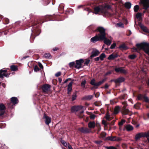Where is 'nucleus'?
<instances>
[{
	"label": "nucleus",
	"instance_id": "obj_2",
	"mask_svg": "<svg viewBox=\"0 0 149 149\" xmlns=\"http://www.w3.org/2000/svg\"><path fill=\"white\" fill-rule=\"evenodd\" d=\"M104 29L102 27L99 26L95 30L93 31V32H99V33L98 35L96 34L95 36L91 38V41L93 43H95L98 41L103 40L105 38Z\"/></svg>",
	"mask_w": 149,
	"mask_h": 149
},
{
	"label": "nucleus",
	"instance_id": "obj_57",
	"mask_svg": "<svg viewBox=\"0 0 149 149\" xmlns=\"http://www.w3.org/2000/svg\"><path fill=\"white\" fill-rule=\"evenodd\" d=\"M126 95V94H124L120 96L119 98L120 99H124Z\"/></svg>",
	"mask_w": 149,
	"mask_h": 149
},
{
	"label": "nucleus",
	"instance_id": "obj_36",
	"mask_svg": "<svg viewBox=\"0 0 149 149\" xmlns=\"http://www.w3.org/2000/svg\"><path fill=\"white\" fill-rule=\"evenodd\" d=\"M77 97L76 92L74 93L72 95V101H74L75 100Z\"/></svg>",
	"mask_w": 149,
	"mask_h": 149
},
{
	"label": "nucleus",
	"instance_id": "obj_53",
	"mask_svg": "<svg viewBox=\"0 0 149 149\" xmlns=\"http://www.w3.org/2000/svg\"><path fill=\"white\" fill-rule=\"evenodd\" d=\"M102 124L104 125L105 127L107 126L108 125V124L106 123V121L104 120H102Z\"/></svg>",
	"mask_w": 149,
	"mask_h": 149
},
{
	"label": "nucleus",
	"instance_id": "obj_50",
	"mask_svg": "<svg viewBox=\"0 0 149 149\" xmlns=\"http://www.w3.org/2000/svg\"><path fill=\"white\" fill-rule=\"evenodd\" d=\"M75 65V63L74 62H72L70 63L69 64V66L70 68H72Z\"/></svg>",
	"mask_w": 149,
	"mask_h": 149
},
{
	"label": "nucleus",
	"instance_id": "obj_28",
	"mask_svg": "<svg viewBox=\"0 0 149 149\" xmlns=\"http://www.w3.org/2000/svg\"><path fill=\"white\" fill-rule=\"evenodd\" d=\"M109 111L108 110L107 111V113L106 114V116H105V118H106L107 120L108 121L110 120L111 119V117H110V115H109Z\"/></svg>",
	"mask_w": 149,
	"mask_h": 149
},
{
	"label": "nucleus",
	"instance_id": "obj_1",
	"mask_svg": "<svg viewBox=\"0 0 149 149\" xmlns=\"http://www.w3.org/2000/svg\"><path fill=\"white\" fill-rule=\"evenodd\" d=\"M54 16L51 15H47L44 16L42 19H40L37 21L30 22L28 25L29 27L32 26L31 29L32 33L31 34V39L33 40L35 37L39 35L40 32V30L37 25L39 24H41L46 21L49 20H53L54 19Z\"/></svg>",
	"mask_w": 149,
	"mask_h": 149
},
{
	"label": "nucleus",
	"instance_id": "obj_7",
	"mask_svg": "<svg viewBox=\"0 0 149 149\" xmlns=\"http://www.w3.org/2000/svg\"><path fill=\"white\" fill-rule=\"evenodd\" d=\"M7 72V70H3V69H1L0 70V78L2 79L4 77H9L10 73H6Z\"/></svg>",
	"mask_w": 149,
	"mask_h": 149
},
{
	"label": "nucleus",
	"instance_id": "obj_55",
	"mask_svg": "<svg viewBox=\"0 0 149 149\" xmlns=\"http://www.w3.org/2000/svg\"><path fill=\"white\" fill-rule=\"evenodd\" d=\"M90 62V60L88 59H86V61L84 63V64L85 65H88V64Z\"/></svg>",
	"mask_w": 149,
	"mask_h": 149
},
{
	"label": "nucleus",
	"instance_id": "obj_8",
	"mask_svg": "<svg viewBox=\"0 0 149 149\" xmlns=\"http://www.w3.org/2000/svg\"><path fill=\"white\" fill-rule=\"evenodd\" d=\"M51 88V86L48 84H43L41 87V89L43 93H47L50 90Z\"/></svg>",
	"mask_w": 149,
	"mask_h": 149
},
{
	"label": "nucleus",
	"instance_id": "obj_26",
	"mask_svg": "<svg viewBox=\"0 0 149 149\" xmlns=\"http://www.w3.org/2000/svg\"><path fill=\"white\" fill-rule=\"evenodd\" d=\"M120 107L119 106H117L115 107L113 113L115 114H117L119 112Z\"/></svg>",
	"mask_w": 149,
	"mask_h": 149
},
{
	"label": "nucleus",
	"instance_id": "obj_19",
	"mask_svg": "<svg viewBox=\"0 0 149 149\" xmlns=\"http://www.w3.org/2000/svg\"><path fill=\"white\" fill-rule=\"evenodd\" d=\"M142 4L143 9L145 10H147L149 7V2L147 1H144L143 2Z\"/></svg>",
	"mask_w": 149,
	"mask_h": 149
},
{
	"label": "nucleus",
	"instance_id": "obj_37",
	"mask_svg": "<svg viewBox=\"0 0 149 149\" xmlns=\"http://www.w3.org/2000/svg\"><path fill=\"white\" fill-rule=\"evenodd\" d=\"M139 9V6L138 5H135L134 8V9L135 12H137L138 11Z\"/></svg>",
	"mask_w": 149,
	"mask_h": 149
},
{
	"label": "nucleus",
	"instance_id": "obj_48",
	"mask_svg": "<svg viewBox=\"0 0 149 149\" xmlns=\"http://www.w3.org/2000/svg\"><path fill=\"white\" fill-rule=\"evenodd\" d=\"M34 70L35 72H37L40 70V69L39 68L37 65H35L34 67Z\"/></svg>",
	"mask_w": 149,
	"mask_h": 149
},
{
	"label": "nucleus",
	"instance_id": "obj_21",
	"mask_svg": "<svg viewBox=\"0 0 149 149\" xmlns=\"http://www.w3.org/2000/svg\"><path fill=\"white\" fill-rule=\"evenodd\" d=\"M92 95H86L83 97L82 100H90L93 98Z\"/></svg>",
	"mask_w": 149,
	"mask_h": 149
},
{
	"label": "nucleus",
	"instance_id": "obj_61",
	"mask_svg": "<svg viewBox=\"0 0 149 149\" xmlns=\"http://www.w3.org/2000/svg\"><path fill=\"white\" fill-rule=\"evenodd\" d=\"M61 74V72H58L57 73H56L55 74V76L56 77H58L60 76Z\"/></svg>",
	"mask_w": 149,
	"mask_h": 149
},
{
	"label": "nucleus",
	"instance_id": "obj_54",
	"mask_svg": "<svg viewBox=\"0 0 149 149\" xmlns=\"http://www.w3.org/2000/svg\"><path fill=\"white\" fill-rule=\"evenodd\" d=\"M117 25L119 27H123L124 26L123 24L121 22H119L117 24Z\"/></svg>",
	"mask_w": 149,
	"mask_h": 149
},
{
	"label": "nucleus",
	"instance_id": "obj_22",
	"mask_svg": "<svg viewBox=\"0 0 149 149\" xmlns=\"http://www.w3.org/2000/svg\"><path fill=\"white\" fill-rule=\"evenodd\" d=\"M88 126L90 128H94L95 127L94 121H90L88 123Z\"/></svg>",
	"mask_w": 149,
	"mask_h": 149
},
{
	"label": "nucleus",
	"instance_id": "obj_13",
	"mask_svg": "<svg viewBox=\"0 0 149 149\" xmlns=\"http://www.w3.org/2000/svg\"><path fill=\"white\" fill-rule=\"evenodd\" d=\"M43 119H45V123L47 125H49L51 122V118L47 116L46 114L44 113L43 116Z\"/></svg>",
	"mask_w": 149,
	"mask_h": 149
},
{
	"label": "nucleus",
	"instance_id": "obj_15",
	"mask_svg": "<svg viewBox=\"0 0 149 149\" xmlns=\"http://www.w3.org/2000/svg\"><path fill=\"white\" fill-rule=\"evenodd\" d=\"M83 107L81 106H75L72 107L71 110L72 112H74L75 111H77L79 110L82 109Z\"/></svg>",
	"mask_w": 149,
	"mask_h": 149
},
{
	"label": "nucleus",
	"instance_id": "obj_18",
	"mask_svg": "<svg viewBox=\"0 0 149 149\" xmlns=\"http://www.w3.org/2000/svg\"><path fill=\"white\" fill-rule=\"evenodd\" d=\"M141 29L144 32L146 33H149V30L148 28L143 24L140 23L139 25Z\"/></svg>",
	"mask_w": 149,
	"mask_h": 149
},
{
	"label": "nucleus",
	"instance_id": "obj_23",
	"mask_svg": "<svg viewBox=\"0 0 149 149\" xmlns=\"http://www.w3.org/2000/svg\"><path fill=\"white\" fill-rule=\"evenodd\" d=\"M125 128L128 131H130L133 130V127L130 125H127L125 127Z\"/></svg>",
	"mask_w": 149,
	"mask_h": 149
},
{
	"label": "nucleus",
	"instance_id": "obj_24",
	"mask_svg": "<svg viewBox=\"0 0 149 149\" xmlns=\"http://www.w3.org/2000/svg\"><path fill=\"white\" fill-rule=\"evenodd\" d=\"M10 70L12 71H16L18 70L17 66L15 65H12L10 66Z\"/></svg>",
	"mask_w": 149,
	"mask_h": 149
},
{
	"label": "nucleus",
	"instance_id": "obj_63",
	"mask_svg": "<svg viewBox=\"0 0 149 149\" xmlns=\"http://www.w3.org/2000/svg\"><path fill=\"white\" fill-rule=\"evenodd\" d=\"M102 142V141H97L95 142V143L97 144H100Z\"/></svg>",
	"mask_w": 149,
	"mask_h": 149
},
{
	"label": "nucleus",
	"instance_id": "obj_31",
	"mask_svg": "<svg viewBox=\"0 0 149 149\" xmlns=\"http://www.w3.org/2000/svg\"><path fill=\"white\" fill-rule=\"evenodd\" d=\"M141 104L139 102H138L134 105V108L136 109H140Z\"/></svg>",
	"mask_w": 149,
	"mask_h": 149
},
{
	"label": "nucleus",
	"instance_id": "obj_39",
	"mask_svg": "<svg viewBox=\"0 0 149 149\" xmlns=\"http://www.w3.org/2000/svg\"><path fill=\"white\" fill-rule=\"evenodd\" d=\"M143 99L144 100V101L146 102L149 103V99L148 97L144 95V96H143Z\"/></svg>",
	"mask_w": 149,
	"mask_h": 149
},
{
	"label": "nucleus",
	"instance_id": "obj_58",
	"mask_svg": "<svg viewBox=\"0 0 149 149\" xmlns=\"http://www.w3.org/2000/svg\"><path fill=\"white\" fill-rule=\"evenodd\" d=\"M38 64L39 67L41 69H43V66L42 65V64L40 62H38Z\"/></svg>",
	"mask_w": 149,
	"mask_h": 149
},
{
	"label": "nucleus",
	"instance_id": "obj_44",
	"mask_svg": "<svg viewBox=\"0 0 149 149\" xmlns=\"http://www.w3.org/2000/svg\"><path fill=\"white\" fill-rule=\"evenodd\" d=\"M125 120L123 119L121 120V121L119 122L118 123V125L119 126H122L123 125V123H125Z\"/></svg>",
	"mask_w": 149,
	"mask_h": 149
},
{
	"label": "nucleus",
	"instance_id": "obj_46",
	"mask_svg": "<svg viewBox=\"0 0 149 149\" xmlns=\"http://www.w3.org/2000/svg\"><path fill=\"white\" fill-rule=\"evenodd\" d=\"M91 113V114H90V119H94L96 116L95 115L93 114L92 113Z\"/></svg>",
	"mask_w": 149,
	"mask_h": 149
},
{
	"label": "nucleus",
	"instance_id": "obj_10",
	"mask_svg": "<svg viewBox=\"0 0 149 149\" xmlns=\"http://www.w3.org/2000/svg\"><path fill=\"white\" fill-rule=\"evenodd\" d=\"M100 54V52L99 50L96 49H94L92 52L90 58L92 59L93 58L98 56Z\"/></svg>",
	"mask_w": 149,
	"mask_h": 149
},
{
	"label": "nucleus",
	"instance_id": "obj_17",
	"mask_svg": "<svg viewBox=\"0 0 149 149\" xmlns=\"http://www.w3.org/2000/svg\"><path fill=\"white\" fill-rule=\"evenodd\" d=\"M145 136H144V133L141 132L135 135V140L136 141H137L142 137H145Z\"/></svg>",
	"mask_w": 149,
	"mask_h": 149
},
{
	"label": "nucleus",
	"instance_id": "obj_41",
	"mask_svg": "<svg viewBox=\"0 0 149 149\" xmlns=\"http://www.w3.org/2000/svg\"><path fill=\"white\" fill-rule=\"evenodd\" d=\"M142 16V13H138L136 15V17L137 18L140 19L141 18Z\"/></svg>",
	"mask_w": 149,
	"mask_h": 149
},
{
	"label": "nucleus",
	"instance_id": "obj_42",
	"mask_svg": "<svg viewBox=\"0 0 149 149\" xmlns=\"http://www.w3.org/2000/svg\"><path fill=\"white\" fill-rule=\"evenodd\" d=\"M62 144L65 147H67L68 146V144H67L64 140H63L61 141Z\"/></svg>",
	"mask_w": 149,
	"mask_h": 149
},
{
	"label": "nucleus",
	"instance_id": "obj_11",
	"mask_svg": "<svg viewBox=\"0 0 149 149\" xmlns=\"http://www.w3.org/2000/svg\"><path fill=\"white\" fill-rule=\"evenodd\" d=\"M123 67H120L117 68L116 67L114 68V70L116 72L118 73L120 72L121 73H123L124 74H126L127 73V71L123 68Z\"/></svg>",
	"mask_w": 149,
	"mask_h": 149
},
{
	"label": "nucleus",
	"instance_id": "obj_64",
	"mask_svg": "<svg viewBox=\"0 0 149 149\" xmlns=\"http://www.w3.org/2000/svg\"><path fill=\"white\" fill-rule=\"evenodd\" d=\"M68 149H73L72 146L69 143H68Z\"/></svg>",
	"mask_w": 149,
	"mask_h": 149
},
{
	"label": "nucleus",
	"instance_id": "obj_56",
	"mask_svg": "<svg viewBox=\"0 0 149 149\" xmlns=\"http://www.w3.org/2000/svg\"><path fill=\"white\" fill-rule=\"evenodd\" d=\"M144 133V136H145V137H146L147 138H149V131L147 133L145 132Z\"/></svg>",
	"mask_w": 149,
	"mask_h": 149
},
{
	"label": "nucleus",
	"instance_id": "obj_33",
	"mask_svg": "<svg viewBox=\"0 0 149 149\" xmlns=\"http://www.w3.org/2000/svg\"><path fill=\"white\" fill-rule=\"evenodd\" d=\"M95 79H92L90 82V84L95 86H97V83L95 82Z\"/></svg>",
	"mask_w": 149,
	"mask_h": 149
},
{
	"label": "nucleus",
	"instance_id": "obj_43",
	"mask_svg": "<svg viewBox=\"0 0 149 149\" xmlns=\"http://www.w3.org/2000/svg\"><path fill=\"white\" fill-rule=\"evenodd\" d=\"M106 134H107L106 132H102L101 133L100 135L102 138H104L106 136Z\"/></svg>",
	"mask_w": 149,
	"mask_h": 149
},
{
	"label": "nucleus",
	"instance_id": "obj_38",
	"mask_svg": "<svg viewBox=\"0 0 149 149\" xmlns=\"http://www.w3.org/2000/svg\"><path fill=\"white\" fill-rule=\"evenodd\" d=\"M144 95L141 94H139L138 96V99L139 100H141L143 98V96Z\"/></svg>",
	"mask_w": 149,
	"mask_h": 149
},
{
	"label": "nucleus",
	"instance_id": "obj_25",
	"mask_svg": "<svg viewBox=\"0 0 149 149\" xmlns=\"http://www.w3.org/2000/svg\"><path fill=\"white\" fill-rule=\"evenodd\" d=\"M119 48L122 50H126L128 49L127 46L124 44H122L120 45Z\"/></svg>",
	"mask_w": 149,
	"mask_h": 149
},
{
	"label": "nucleus",
	"instance_id": "obj_20",
	"mask_svg": "<svg viewBox=\"0 0 149 149\" xmlns=\"http://www.w3.org/2000/svg\"><path fill=\"white\" fill-rule=\"evenodd\" d=\"M125 79L123 77H120L116 79V84L120 83L124 81Z\"/></svg>",
	"mask_w": 149,
	"mask_h": 149
},
{
	"label": "nucleus",
	"instance_id": "obj_34",
	"mask_svg": "<svg viewBox=\"0 0 149 149\" xmlns=\"http://www.w3.org/2000/svg\"><path fill=\"white\" fill-rule=\"evenodd\" d=\"M3 23L5 24H7L9 22V19L6 18H5L3 19Z\"/></svg>",
	"mask_w": 149,
	"mask_h": 149
},
{
	"label": "nucleus",
	"instance_id": "obj_32",
	"mask_svg": "<svg viewBox=\"0 0 149 149\" xmlns=\"http://www.w3.org/2000/svg\"><path fill=\"white\" fill-rule=\"evenodd\" d=\"M106 80V79H103L102 80L100 81L99 82L97 83V86H99L102 83L104 82Z\"/></svg>",
	"mask_w": 149,
	"mask_h": 149
},
{
	"label": "nucleus",
	"instance_id": "obj_47",
	"mask_svg": "<svg viewBox=\"0 0 149 149\" xmlns=\"http://www.w3.org/2000/svg\"><path fill=\"white\" fill-rule=\"evenodd\" d=\"M50 56L49 53H45L44 55V57L47 58H49Z\"/></svg>",
	"mask_w": 149,
	"mask_h": 149
},
{
	"label": "nucleus",
	"instance_id": "obj_27",
	"mask_svg": "<svg viewBox=\"0 0 149 149\" xmlns=\"http://www.w3.org/2000/svg\"><path fill=\"white\" fill-rule=\"evenodd\" d=\"M95 13L97 14L98 13L101 11V9L99 6H97L94 8Z\"/></svg>",
	"mask_w": 149,
	"mask_h": 149
},
{
	"label": "nucleus",
	"instance_id": "obj_6",
	"mask_svg": "<svg viewBox=\"0 0 149 149\" xmlns=\"http://www.w3.org/2000/svg\"><path fill=\"white\" fill-rule=\"evenodd\" d=\"M122 139L117 136H111L107 137L105 139V140L106 141H121Z\"/></svg>",
	"mask_w": 149,
	"mask_h": 149
},
{
	"label": "nucleus",
	"instance_id": "obj_59",
	"mask_svg": "<svg viewBox=\"0 0 149 149\" xmlns=\"http://www.w3.org/2000/svg\"><path fill=\"white\" fill-rule=\"evenodd\" d=\"M112 72L111 71H109L106 72L104 74L105 76H107L108 75H110L111 74Z\"/></svg>",
	"mask_w": 149,
	"mask_h": 149
},
{
	"label": "nucleus",
	"instance_id": "obj_49",
	"mask_svg": "<svg viewBox=\"0 0 149 149\" xmlns=\"http://www.w3.org/2000/svg\"><path fill=\"white\" fill-rule=\"evenodd\" d=\"M106 148L107 149H117V148L113 146H106Z\"/></svg>",
	"mask_w": 149,
	"mask_h": 149
},
{
	"label": "nucleus",
	"instance_id": "obj_60",
	"mask_svg": "<svg viewBox=\"0 0 149 149\" xmlns=\"http://www.w3.org/2000/svg\"><path fill=\"white\" fill-rule=\"evenodd\" d=\"M109 87V85L108 84L106 83L105 84V85L104 87H102V88H104L105 89H107Z\"/></svg>",
	"mask_w": 149,
	"mask_h": 149
},
{
	"label": "nucleus",
	"instance_id": "obj_29",
	"mask_svg": "<svg viewBox=\"0 0 149 149\" xmlns=\"http://www.w3.org/2000/svg\"><path fill=\"white\" fill-rule=\"evenodd\" d=\"M99 58H100V60L101 61H103L104 60V59L106 58V56L105 54L104 53H102L101 55L99 56Z\"/></svg>",
	"mask_w": 149,
	"mask_h": 149
},
{
	"label": "nucleus",
	"instance_id": "obj_16",
	"mask_svg": "<svg viewBox=\"0 0 149 149\" xmlns=\"http://www.w3.org/2000/svg\"><path fill=\"white\" fill-rule=\"evenodd\" d=\"M105 29H104V38L103 40H104V43L106 44L107 45L109 46L110 45L111 43V42L109 39H107L106 37V33L105 32Z\"/></svg>",
	"mask_w": 149,
	"mask_h": 149
},
{
	"label": "nucleus",
	"instance_id": "obj_14",
	"mask_svg": "<svg viewBox=\"0 0 149 149\" xmlns=\"http://www.w3.org/2000/svg\"><path fill=\"white\" fill-rule=\"evenodd\" d=\"M6 108L3 103H0V116L3 115L5 112Z\"/></svg>",
	"mask_w": 149,
	"mask_h": 149
},
{
	"label": "nucleus",
	"instance_id": "obj_62",
	"mask_svg": "<svg viewBox=\"0 0 149 149\" xmlns=\"http://www.w3.org/2000/svg\"><path fill=\"white\" fill-rule=\"evenodd\" d=\"M20 22L18 21L15 22L14 25L15 26H18L19 25H20Z\"/></svg>",
	"mask_w": 149,
	"mask_h": 149
},
{
	"label": "nucleus",
	"instance_id": "obj_3",
	"mask_svg": "<svg viewBox=\"0 0 149 149\" xmlns=\"http://www.w3.org/2000/svg\"><path fill=\"white\" fill-rule=\"evenodd\" d=\"M136 46L140 50L142 49L146 54L149 55V43L143 42L137 44Z\"/></svg>",
	"mask_w": 149,
	"mask_h": 149
},
{
	"label": "nucleus",
	"instance_id": "obj_51",
	"mask_svg": "<svg viewBox=\"0 0 149 149\" xmlns=\"http://www.w3.org/2000/svg\"><path fill=\"white\" fill-rule=\"evenodd\" d=\"M74 81V80H72V81L70 82L68 84V87H72V84L73 83V81Z\"/></svg>",
	"mask_w": 149,
	"mask_h": 149
},
{
	"label": "nucleus",
	"instance_id": "obj_30",
	"mask_svg": "<svg viewBox=\"0 0 149 149\" xmlns=\"http://www.w3.org/2000/svg\"><path fill=\"white\" fill-rule=\"evenodd\" d=\"M125 8L128 9H130L131 8V3L129 2H127L125 3Z\"/></svg>",
	"mask_w": 149,
	"mask_h": 149
},
{
	"label": "nucleus",
	"instance_id": "obj_4",
	"mask_svg": "<svg viewBox=\"0 0 149 149\" xmlns=\"http://www.w3.org/2000/svg\"><path fill=\"white\" fill-rule=\"evenodd\" d=\"M122 104L124 105L122 110V113L125 115H129L130 116H131L132 114L130 113V111L128 109H126L127 105V102L125 101L123 102Z\"/></svg>",
	"mask_w": 149,
	"mask_h": 149
},
{
	"label": "nucleus",
	"instance_id": "obj_5",
	"mask_svg": "<svg viewBox=\"0 0 149 149\" xmlns=\"http://www.w3.org/2000/svg\"><path fill=\"white\" fill-rule=\"evenodd\" d=\"M10 101L11 102L8 103V107L12 109L14 105L18 103V100L17 97H13L10 98Z\"/></svg>",
	"mask_w": 149,
	"mask_h": 149
},
{
	"label": "nucleus",
	"instance_id": "obj_40",
	"mask_svg": "<svg viewBox=\"0 0 149 149\" xmlns=\"http://www.w3.org/2000/svg\"><path fill=\"white\" fill-rule=\"evenodd\" d=\"M114 59L115 58L113 56V54H112L110 55L108 58V59L109 60H112Z\"/></svg>",
	"mask_w": 149,
	"mask_h": 149
},
{
	"label": "nucleus",
	"instance_id": "obj_12",
	"mask_svg": "<svg viewBox=\"0 0 149 149\" xmlns=\"http://www.w3.org/2000/svg\"><path fill=\"white\" fill-rule=\"evenodd\" d=\"M79 130L84 134H87L90 132H91V130L88 129L87 127H81L79 129Z\"/></svg>",
	"mask_w": 149,
	"mask_h": 149
},
{
	"label": "nucleus",
	"instance_id": "obj_52",
	"mask_svg": "<svg viewBox=\"0 0 149 149\" xmlns=\"http://www.w3.org/2000/svg\"><path fill=\"white\" fill-rule=\"evenodd\" d=\"M116 43H113V44H112L111 45L110 47V49H114L115 48V47L116 46Z\"/></svg>",
	"mask_w": 149,
	"mask_h": 149
},
{
	"label": "nucleus",
	"instance_id": "obj_9",
	"mask_svg": "<svg viewBox=\"0 0 149 149\" xmlns=\"http://www.w3.org/2000/svg\"><path fill=\"white\" fill-rule=\"evenodd\" d=\"M84 62V60L81 59L79 60H77L76 61V64L75 65V68L77 69H80L81 67L82 64Z\"/></svg>",
	"mask_w": 149,
	"mask_h": 149
},
{
	"label": "nucleus",
	"instance_id": "obj_35",
	"mask_svg": "<svg viewBox=\"0 0 149 149\" xmlns=\"http://www.w3.org/2000/svg\"><path fill=\"white\" fill-rule=\"evenodd\" d=\"M136 57V55L134 54L130 55L128 56L129 58L132 60L134 59Z\"/></svg>",
	"mask_w": 149,
	"mask_h": 149
},
{
	"label": "nucleus",
	"instance_id": "obj_45",
	"mask_svg": "<svg viewBox=\"0 0 149 149\" xmlns=\"http://www.w3.org/2000/svg\"><path fill=\"white\" fill-rule=\"evenodd\" d=\"M86 82V81L85 80L83 81L81 83V86L82 87L85 88Z\"/></svg>",
	"mask_w": 149,
	"mask_h": 149
}]
</instances>
